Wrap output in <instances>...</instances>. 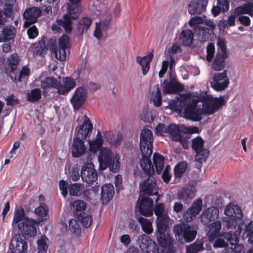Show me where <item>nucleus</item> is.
<instances>
[{
    "mask_svg": "<svg viewBox=\"0 0 253 253\" xmlns=\"http://www.w3.org/2000/svg\"><path fill=\"white\" fill-rule=\"evenodd\" d=\"M153 211L157 216L155 235L158 244L167 253H174L175 250H174L173 239L167 233L169 227V216L165 213L164 204H156L153 208Z\"/></svg>",
    "mask_w": 253,
    "mask_h": 253,
    "instance_id": "1",
    "label": "nucleus"
},
{
    "mask_svg": "<svg viewBox=\"0 0 253 253\" xmlns=\"http://www.w3.org/2000/svg\"><path fill=\"white\" fill-rule=\"evenodd\" d=\"M92 128L93 125L90 119L85 115L83 124L79 126L77 133L75 134L73 139L72 146L73 157L78 158L85 153V146L83 140L87 137Z\"/></svg>",
    "mask_w": 253,
    "mask_h": 253,
    "instance_id": "2",
    "label": "nucleus"
},
{
    "mask_svg": "<svg viewBox=\"0 0 253 253\" xmlns=\"http://www.w3.org/2000/svg\"><path fill=\"white\" fill-rule=\"evenodd\" d=\"M120 157L114 155L110 148L103 147L99 151L98 160L100 169L104 170L107 168L113 172H117L120 168Z\"/></svg>",
    "mask_w": 253,
    "mask_h": 253,
    "instance_id": "3",
    "label": "nucleus"
},
{
    "mask_svg": "<svg viewBox=\"0 0 253 253\" xmlns=\"http://www.w3.org/2000/svg\"><path fill=\"white\" fill-rule=\"evenodd\" d=\"M173 232L176 240L181 244L193 241L197 235V231L194 227L185 223L174 225Z\"/></svg>",
    "mask_w": 253,
    "mask_h": 253,
    "instance_id": "4",
    "label": "nucleus"
},
{
    "mask_svg": "<svg viewBox=\"0 0 253 253\" xmlns=\"http://www.w3.org/2000/svg\"><path fill=\"white\" fill-rule=\"evenodd\" d=\"M153 135L151 130L143 128L140 134V149L141 155L151 157L153 152Z\"/></svg>",
    "mask_w": 253,
    "mask_h": 253,
    "instance_id": "5",
    "label": "nucleus"
},
{
    "mask_svg": "<svg viewBox=\"0 0 253 253\" xmlns=\"http://www.w3.org/2000/svg\"><path fill=\"white\" fill-rule=\"evenodd\" d=\"M185 106L183 117L194 122L200 121L202 119V109L198 108V100H192L187 104L182 102Z\"/></svg>",
    "mask_w": 253,
    "mask_h": 253,
    "instance_id": "6",
    "label": "nucleus"
},
{
    "mask_svg": "<svg viewBox=\"0 0 253 253\" xmlns=\"http://www.w3.org/2000/svg\"><path fill=\"white\" fill-rule=\"evenodd\" d=\"M226 104V101L223 96L219 97L211 98L207 102L206 104H204L202 111L204 115H211L214 114L223 106Z\"/></svg>",
    "mask_w": 253,
    "mask_h": 253,
    "instance_id": "7",
    "label": "nucleus"
},
{
    "mask_svg": "<svg viewBox=\"0 0 253 253\" xmlns=\"http://www.w3.org/2000/svg\"><path fill=\"white\" fill-rule=\"evenodd\" d=\"M27 243L25 237L20 234H16L13 238L6 253H27Z\"/></svg>",
    "mask_w": 253,
    "mask_h": 253,
    "instance_id": "8",
    "label": "nucleus"
},
{
    "mask_svg": "<svg viewBox=\"0 0 253 253\" xmlns=\"http://www.w3.org/2000/svg\"><path fill=\"white\" fill-rule=\"evenodd\" d=\"M229 84L227 71L224 70L222 73H217L213 75L212 81L211 83V87L217 91L225 89Z\"/></svg>",
    "mask_w": 253,
    "mask_h": 253,
    "instance_id": "9",
    "label": "nucleus"
},
{
    "mask_svg": "<svg viewBox=\"0 0 253 253\" xmlns=\"http://www.w3.org/2000/svg\"><path fill=\"white\" fill-rule=\"evenodd\" d=\"M19 63V56L17 53H14L8 57L4 67L6 74L9 75L13 82H16L17 75L15 72Z\"/></svg>",
    "mask_w": 253,
    "mask_h": 253,
    "instance_id": "10",
    "label": "nucleus"
},
{
    "mask_svg": "<svg viewBox=\"0 0 253 253\" xmlns=\"http://www.w3.org/2000/svg\"><path fill=\"white\" fill-rule=\"evenodd\" d=\"M37 222L35 220L26 217L25 220L22 221L18 224V230L21 232L20 235L28 237H33L37 234V228L36 224Z\"/></svg>",
    "mask_w": 253,
    "mask_h": 253,
    "instance_id": "11",
    "label": "nucleus"
},
{
    "mask_svg": "<svg viewBox=\"0 0 253 253\" xmlns=\"http://www.w3.org/2000/svg\"><path fill=\"white\" fill-rule=\"evenodd\" d=\"M141 215L145 217L151 216L153 212V201L147 197L141 196L139 198L136 204Z\"/></svg>",
    "mask_w": 253,
    "mask_h": 253,
    "instance_id": "12",
    "label": "nucleus"
},
{
    "mask_svg": "<svg viewBox=\"0 0 253 253\" xmlns=\"http://www.w3.org/2000/svg\"><path fill=\"white\" fill-rule=\"evenodd\" d=\"M140 192L147 196L156 195L158 194V187L156 179L153 176H149L140 184Z\"/></svg>",
    "mask_w": 253,
    "mask_h": 253,
    "instance_id": "13",
    "label": "nucleus"
},
{
    "mask_svg": "<svg viewBox=\"0 0 253 253\" xmlns=\"http://www.w3.org/2000/svg\"><path fill=\"white\" fill-rule=\"evenodd\" d=\"M87 97V91L83 86L76 88L72 97L70 99V102L75 110H79L84 104Z\"/></svg>",
    "mask_w": 253,
    "mask_h": 253,
    "instance_id": "14",
    "label": "nucleus"
},
{
    "mask_svg": "<svg viewBox=\"0 0 253 253\" xmlns=\"http://www.w3.org/2000/svg\"><path fill=\"white\" fill-rule=\"evenodd\" d=\"M170 80L169 82L165 80L163 83V91L166 94H176L180 93L184 89V86L172 78L171 74H169Z\"/></svg>",
    "mask_w": 253,
    "mask_h": 253,
    "instance_id": "15",
    "label": "nucleus"
},
{
    "mask_svg": "<svg viewBox=\"0 0 253 253\" xmlns=\"http://www.w3.org/2000/svg\"><path fill=\"white\" fill-rule=\"evenodd\" d=\"M81 176L83 181L88 184L96 181L97 179V174L94 165L91 163L84 165L82 167Z\"/></svg>",
    "mask_w": 253,
    "mask_h": 253,
    "instance_id": "16",
    "label": "nucleus"
},
{
    "mask_svg": "<svg viewBox=\"0 0 253 253\" xmlns=\"http://www.w3.org/2000/svg\"><path fill=\"white\" fill-rule=\"evenodd\" d=\"M203 206L202 200L199 198L194 201L191 207L188 209L184 213L183 218L186 222L193 220L201 211Z\"/></svg>",
    "mask_w": 253,
    "mask_h": 253,
    "instance_id": "17",
    "label": "nucleus"
},
{
    "mask_svg": "<svg viewBox=\"0 0 253 253\" xmlns=\"http://www.w3.org/2000/svg\"><path fill=\"white\" fill-rule=\"evenodd\" d=\"M203 206L202 200L199 198L194 201L191 207L188 209L184 213L183 218L186 222L193 220L201 211Z\"/></svg>",
    "mask_w": 253,
    "mask_h": 253,
    "instance_id": "18",
    "label": "nucleus"
},
{
    "mask_svg": "<svg viewBox=\"0 0 253 253\" xmlns=\"http://www.w3.org/2000/svg\"><path fill=\"white\" fill-rule=\"evenodd\" d=\"M227 48H218L215 58L212 63V68L215 71H221L225 66V59L228 57Z\"/></svg>",
    "mask_w": 253,
    "mask_h": 253,
    "instance_id": "19",
    "label": "nucleus"
},
{
    "mask_svg": "<svg viewBox=\"0 0 253 253\" xmlns=\"http://www.w3.org/2000/svg\"><path fill=\"white\" fill-rule=\"evenodd\" d=\"M140 240V248L145 253H159L158 245L149 237L142 235Z\"/></svg>",
    "mask_w": 253,
    "mask_h": 253,
    "instance_id": "20",
    "label": "nucleus"
},
{
    "mask_svg": "<svg viewBox=\"0 0 253 253\" xmlns=\"http://www.w3.org/2000/svg\"><path fill=\"white\" fill-rule=\"evenodd\" d=\"M193 30L198 40L201 42L208 41L210 38L215 36L212 30L205 26L196 25L193 27Z\"/></svg>",
    "mask_w": 253,
    "mask_h": 253,
    "instance_id": "21",
    "label": "nucleus"
},
{
    "mask_svg": "<svg viewBox=\"0 0 253 253\" xmlns=\"http://www.w3.org/2000/svg\"><path fill=\"white\" fill-rule=\"evenodd\" d=\"M62 84L58 81L57 93L59 94L66 95L76 85V83L73 78L70 77H63Z\"/></svg>",
    "mask_w": 253,
    "mask_h": 253,
    "instance_id": "22",
    "label": "nucleus"
},
{
    "mask_svg": "<svg viewBox=\"0 0 253 253\" xmlns=\"http://www.w3.org/2000/svg\"><path fill=\"white\" fill-rule=\"evenodd\" d=\"M41 10L37 7L27 8L23 13V17L26 21L25 25L29 26L38 21V18L42 15Z\"/></svg>",
    "mask_w": 253,
    "mask_h": 253,
    "instance_id": "23",
    "label": "nucleus"
},
{
    "mask_svg": "<svg viewBox=\"0 0 253 253\" xmlns=\"http://www.w3.org/2000/svg\"><path fill=\"white\" fill-rule=\"evenodd\" d=\"M208 0H193L188 5V12L191 15L201 14L206 11Z\"/></svg>",
    "mask_w": 253,
    "mask_h": 253,
    "instance_id": "24",
    "label": "nucleus"
},
{
    "mask_svg": "<svg viewBox=\"0 0 253 253\" xmlns=\"http://www.w3.org/2000/svg\"><path fill=\"white\" fill-rule=\"evenodd\" d=\"M218 209L215 207H211L204 211L201 215V222L204 225L214 221L218 217Z\"/></svg>",
    "mask_w": 253,
    "mask_h": 253,
    "instance_id": "25",
    "label": "nucleus"
},
{
    "mask_svg": "<svg viewBox=\"0 0 253 253\" xmlns=\"http://www.w3.org/2000/svg\"><path fill=\"white\" fill-rule=\"evenodd\" d=\"M221 226V223L218 220L213 222L208 226L207 235L211 242L220 236Z\"/></svg>",
    "mask_w": 253,
    "mask_h": 253,
    "instance_id": "26",
    "label": "nucleus"
},
{
    "mask_svg": "<svg viewBox=\"0 0 253 253\" xmlns=\"http://www.w3.org/2000/svg\"><path fill=\"white\" fill-rule=\"evenodd\" d=\"M195 187L191 185L187 186L179 189L177 193L176 197L179 200H191L195 196Z\"/></svg>",
    "mask_w": 253,
    "mask_h": 253,
    "instance_id": "27",
    "label": "nucleus"
},
{
    "mask_svg": "<svg viewBox=\"0 0 253 253\" xmlns=\"http://www.w3.org/2000/svg\"><path fill=\"white\" fill-rule=\"evenodd\" d=\"M193 40L194 34L191 30H183L179 35L178 42L179 45L190 46L192 44Z\"/></svg>",
    "mask_w": 253,
    "mask_h": 253,
    "instance_id": "28",
    "label": "nucleus"
},
{
    "mask_svg": "<svg viewBox=\"0 0 253 253\" xmlns=\"http://www.w3.org/2000/svg\"><path fill=\"white\" fill-rule=\"evenodd\" d=\"M114 193V187L111 184H106L101 187L100 199L103 204H106L110 201Z\"/></svg>",
    "mask_w": 253,
    "mask_h": 253,
    "instance_id": "29",
    "label": "nucleus"
},
{
    "mask_svg": "<svg viewBox=\"0 0 253 253\" xmlns=\"http://www.w3.org/2000/svg\"><path fill=\"white\" fill-rule=\"evenodd\" d=\"M153 57L152 52H149L148 54L143 57L137 56L136 57L137 62L141 66L142 73L145 75L150 69V64Z\"/></svg>",
    "mask_w": 253,
    "mask_h": 253,
    "instance_id": "30",
    "label": "nucleus"
},
{
    "mask_svg": "<svg viewBox=\"0 0 253 253\" xmlns=\"http://www.w3.org/2000/svg\"><path fill=\"white\" fill-rule=\"evenodd\" d=\"M92 23V20L90 17H84L80 19L76 27V34L81 36L86 32Z\"/></svg>",
    "mask_w": 253,
    "mask_h": 253,
    "instance_id": "31",
    "label": "nucleus"
},
{
    "mask_svg": "<svg viewBox=\"0 0 253 253\" xmlns=\"http://www.w3.org/2000/svg\"><path fill=\"white\" fill-rule=\"evenodd\" d=\"M73 20L67 14H65L61 18L56 20V23L63 27L65 33L70 34L73 30Z\"/></svg>",
    "mask_w": 253,
    "mask_h": 253,
    "instance_id": "32",
    "label": "nucleus"
},
{
    "mask_svg": "<svg viewBox=\"0 0 253 253\" xmlns=\"http://www.w3.org/2000/svg\"><path fill=\"white\" fill-rule=\"evenodd\" d=\"M41 88L45 91L48 88H55L57 90L58 80L53 77H47L40 81Z\"/></svg>",
    "mask_w": 253,
    "mask_h": 253,
    "instance_id": "33",
    "label": "nucleus"
},
{
    "mask_svg": "<svg viewBox=\"0 0 253 253\" xmlns=\"http://www.w3.org/2000/svg\"><path fill=\"white\" fill-rule=\"evenodd\" d=\"M16 32V29L13 26L7 25L4 26L1 31L2 41H9L14 39Z\"/></svg>",
    "mask_w": 253,
    "mask_h": 253,
    "instance_id": "34",
    "label": "nucleus"
},
{
    "mask_svg": "<svg viewBox=\"0 0 253 253\" xmlns=\"http://www.w3.org/2000/svg\"><path fill=\"white\" fill-rule=\"evenodd\" d=\"M81 13V7L80 4L68 3L67 14L73 20L77 19Z\"/></svg>",
    "mask_w": 253,
    "mask_h": 253,
    "instance_id": "35",
    "label": "nucleus"
},
{
    "mask_svg": "<svg viewBox=\"0 0 253 253\" xmlns=\"http://www.w3.org/2000/svg\"><path fill=\"white\" fill-rule=\"evenodd\" d=\"M136 218L140 224L142 230L147 234H150L153 232L152 221L146 218L141 216H136Z\"/></svg>",
    "mask_w": 253,
    "mask_h": 253,
    "instance_id": "36",
    "label": "nucleus"
},
{
    "mask_svg": "<svg viewBox=\"0 0 253 253\" xmlns=\"http://www.w3.org/2000/svg\"><path fill=\"white\" fill-rule=\"evenodd\" d=\"M150 157H145L142 155L143 162L141 163V167L143 172L149 176H151L154 173L153 166L149 159Z\"/></svg>",
    "mask_w": 253,
    "mask_h": 253,
    "instance_id": "37",
    "label": "nucleus"
},
{
    "mask_svg": "<svg viewBox=\"0 0 253 253\" xmlns=\"http://www.w3.org/2000/svg\"><path fill=\"white\" fill-rule=\"evenodd\" d=\"M35 45H36L35 47H58L55 38L47 40L45 37H42Z\"/></svg>",
    "mask_w": 253,
    "mask_h": 253,
    "instance_id": "38",
    "label": "nucleus"
},
{
    "mask_svg": "<svg viewBox=\"0 0 253 253\" xmlns=\"http://www.w3.org/2000/svg\"><path fill=\"white\" fill-rule=\"evenodd\" d=\"M153 162L158 174H160L164 167L165 158L162 155L155 153L153 155Z\"/></svg>",
    "mask_w": 253,
    "mask_h": 253,
    "instance_id": "39",
    "label": "nucleus"
},
{
    "mask_svg": "<svg viewBox=\"0 0 253 253\" xmlns=\"http://www.w3.org/2000/svg\"><path fill=\"white\" fill-rule=\"evenodd\" d=\"M181 130L175 124H171L167 126V133L169 135L172 141H175L180 138Z\"/></svg>",
    "mask_w": 253,
    "mask_h": 253,
    "instance_id": "40",
    "label": "nucleus"
},
{
    "mask_svg": "<svg viewBox=\"0 0 253 253\" xmlns=\"http://www.w3.org/2000/svg\"><path fill=\"white\" fill-rule=\"evenodd\" d=\"M68 190L71 196H80L84 191V186L82 184L77 183L70 184Z\"/></svg>",
    "mask_w": 253,
    "mask_h": 253,
    "instance_id": "41",
    "label": "nucleus"
},
{
    "mask_svg": "<svg viewBox=\"0 0 253 253\" xmlns=\"http://www.w3.org/2000/svg\"><path fill=\"white\" fill-rule=\"evenodd\" d=\"M8 2L4 4L3 10L2 11L4 15L6 18H10L13 19L14 17V12L13 11V3L16 0H7Z\"/></svg>",
    "mask_w": 253,
    "mask_h": 253,
    "instance_id": "42",
    "label": "nucleus"
},
{
    "mask_svg": "<svg viewBox=\"0 0 253 253\" xmlns=\"http://www.w3.org/2000/svg\"><path fill=\"white\" fill-rule=\"evenodd\" d=\"M187 169V163L182 161L178 163L174 168V175L175 178H180Z\"/></svg>",
    "mask_w": 253,
    "mask_h": 253,
    "instance_id": "43",
    "label": "nucleus"
},
{
    "mask_svg": "<svg viewBox=\"0 0 253 253\" xmlns=\"http://www.w3.org/2000/svg\"><path fill=\"white\" fill-rule=\"evenodd\" d=\"M25 219H26V217H25L24 210L22 207H20L15 211L12 224L14 225L20 221L25 220Z\"/></svg>",
    "mask_w": 253,
    "mask_h": 253,
    "instance_id": "44",
    "label": "nucleus"
},
{
    "mask_svg": "<svg viewBox=\"0 0 253 253\" xmlns=\"http://www.w3.org/2000/svg\"><path fill=\"white\" fill-rule=\"evenodd\" d=\"M41 90L40 88H35L32 89L30 92L27 94V100L31 102H36L41 98Z\"/></svg>",
    "mask_w": 253,
    "mask_h": 253,
    "instance_id": "45",
    "label": "nucleus"
},
{
    "mask_svg": "<svg viewBox=\"0 0 253 253\" xmlns=\"http://www.w3.org/2000/svg\"><path fill=\"white\" fill-rule=\"evenodd\" d=\"M78 219L85 228H88L92 222L91 216L87 214L85 212L80 213L78 215Z\"/></svg>",
    "mask_w": 253,
    "mask_h": 253,
    "instance_id": "46",
    "label": "nucleus"
},
{
    "mask_svg": "<svg viewBox=\"0 0 253 253\" xmlns=\"http://www.w3.org/2000/svg\"><path fill=\"white\" fill-rule=\"evenodd\" d=\"M204 249L203 242L200 240H197L194 243L187 247L186 253H197Z\"/></svg>",
    "mask_w": 253,
    "mask_h": 253,
    "instance_id": "47",
    "label": "nucleus"
},
{
    "mask_svg": "<svg viewBox=\"0 0 253 253\" xmlns=\"http://www.w3.org/2000/svg\"><path fill=\"white\" fill-rule=\"evenodd\" d=\"M221 237L226 240L227 243L228 242L232 246L237 244L239 242L237 234L232 231L224 233Z\"/></svg>",
    "mask_w": 253,
    "mask_h": 253,
    "instance_id": "48",
    "label": "nucleus"
},
{
    "mask_svg": "<svg viewBox=\"0 0 253 253\" xmlns=\"http://www.w3.org/2000/svg\"><path fill=\"white\" fill-rule=\"evenodd\" d=\"M225 212L226 214L234 217L235 219H241L243 217L242 210L238 206H235L228 211L226 209Z\"/></svg>",
    "mask_w": 253,
    "mask_h": 253,
    "instance_id": "49",
    "label": "nucleus"
},
{
    "mask_svg": "<svg viewBox=\"0 0 253 253\" xmlns=\"http://www.w3.org/2000/svg\"><path fill=\"white\" fill-rule=\"evenodd\" d=\"M30 69L26 66H23L19 72L18 77H17L16 82L21 83L23 81H27L30 76Z\"/></svg>",
    "mask_w": 253,
    "mask_h": 253,
    "instance_id": "50",
    "label": "nucleus"
},
{
    "mask_svg": "<svg viewBox=\"0 0 253 253\" xmlns=\"http://www.w3.org/2000/svg\"><path fill=\"white\" fill-rule=\"evenodd\" d=\"M196 153L195 159L200 163L206 162L209 155V150L205 148L201 149L196 151Z\"/></svg>",
    "mask_w": 253,
    "mask_h": 253,
    "instance_id": "51",
    "label": "nucleus"
},
{
    "mask_svg": "<svg viewBox=\"0 0 253 253\" xmlns=\"http://www.w3.org/2000/svg\"><path fill=\"white\" fill-rule=\"evenodd\" d=\"M112 19V16L110 12H106L103 15H102L101 20L100 22V25L104 31L109 29V24Z\"/></svg>",
    "mask_w": 253,
    "mask_h": 253,
    "instance_id": "52",
    "label": "nucleus"
},
{
    "mask_svg": "<svg viewBox=\"0 0 253 253\" xmlns=\"http://www.w3.org/2000/svg\"><path fill=\"white\" fill-rule=\"evenodd\" d=\"M55 54V57L60 61H65L66 59L67 48H49Z\"/></svg>",
    "mask_w": 253,
    "mask_h": 253,
    "instance_id": "53",
    "label": "nucleus"
},
{
    "mask_svg": "<svg viewBox=\"0 0 253 253\" xmlns=\"http://www.w3.org/2000/svg\"><path fill=\"white\" fill-rule=\"evenodd\" d=\"M48 211L47 207L44 203H40L39 206L35 210L36 214L41 218L46 216Z\"/></svg>",
    "mask_w": 253,
    "mask_h": 253,
    "instance_id": "54",
    "label": "nucleus"
},
{
    "mask_svg": "<svg viewBox=\"0 0 253 253\" xmlns=\"http://www.w3.org/2000/svg\"><path fill=\"white\" fill-rule=\"evenodd\" d=\"M103 143V142L96 140L95 139L92 141H89V147L90 151L94 153L98 151V150H100V149L103 148L102 147Z\"/></svg>",
    "mask_w": 253,
    "mask_h": 253,
    "instance_id": "55",
    "label": "nucleus"
},
{
    "mask_svg": "<svg viewBox=\"0 0 253 253\" xmlns=\"http://www.w3.org/2000/svg\"><path fill=\"white\" fill-rule=\"evenodd\" d=\"M192 148L194 150L197 151L201 149L204 148V141L203 139L200 136H197L192 139Z\"/></svg>",
    "mask_w": 253,
    "mask_h": 253,
    "instance_id": "56",
    "label": "nucleus"
},
{
    "mask_svg": "<svg viewBox=\"0 0 253 253\" xmlns=\"http://www.w3.org/2000/svg\"><path fill=\"white\" fill-rule=\"evenodd\" d=\"M70 42L71 40L69 37L67 35L63 34L58 39V47H71Z\"/></svg>",
    "mask_w": 253,
    "mask_h": 253,
    "instance_id": "57",
    "label": "nucleus"
},
{
    "mask_svg": "<svg viewBox=\"0 0 253 253\" xmlns=\"http://www.w3.org/2000/svg\"><path fill=\"white\" fill-rule=\"evenodd\" d=\"M73 207L75 208L76 214L78 215V212H84L83 211L85 209L86 203L82 200H76L73 203Z\"/></svg>",
    "mask_w": 253,
    "mask_h": 253,
    "instance_id": "58",
    "label": "nucleus"
},
{
    "mask_svg": "<svg viewBox=\"0 0 253 253\" xmlns=\"http://www.w3.org/2000/svg\"><path fill=\"white\" fill-rule=\"evenodd\" d=\"M151 99L156 106H160L162 104V96L161 91L157 87L155 93L152 92Z\"/></svg>",
    "mask_w": 253,
    "mask_h": 253,
    "instance_id": "59",
    "label": "nucleus"
},
{
    "mask_svg": "<svg viewBox=\"0 0 253 253\" xmlns=\"http://www.w3.org/2000/svg\"><path fill=\"white\" fill-rule=\"evenodd\" d=\"M38 252V253H47L48 246L43 239L37 241Z\"/></svg>",
    "mask_w": 253,
    "mask_h": 253,
    "instance_id": "60",
    "label": "nucleus"
},
{
    "mask_svg": "<svg viewBox=\"0 0 253 253\" xmlns=\"http://www.w3.org/2000/svg\"><path fill=\"white\" fill-rule=\"evenodd\" d=\"M77 73L79 78H83L89 74V70L86 68V64L83 63L78 68Z\"/></svg>",
    "mask_w": 253,
    "mask_h": 253,
    "instance_id": "61",
    "label": "nucleus"
},
{
    "mask_svg": "<svg viewBox=\"0 0 253 253\" xmlns=\"http://www.w3.org/2000/svg\"><path fill=\"white\" fill-rule=\"evenodd\" d=\"M68 183L64 180H61L59 182V186L61 194L64 197H66L68 194Z\"/></svg>",
    "mask_w": 253,
    "mask_h": 253,
    "instance_id": "62",
    "label": "nucleus"
},
{
    "mask_svg": "<svg viewBox=\"0 0 253 253\" xmlns=\"http://www.w3.org/2000/svg\"><path fill=\"white\" fill-rule=\"evenodd\" d=\"M156 133L158 135L164 136L167 133V127L164 124L159 123L155 128Z\"/></svg>",
    "mask_w": 253,
    "mask_h": 253,
    "instance_id": "63",
    "label": "nucleus"
},
{
    "mask_svg": "<svg viewBox=\"0 0 253 253\" xmlns=\"http://www.w3.org/2000/svg\"><path fill=\"white\" fill-rule=\"evenodd\" d=\"M6 105L13 106L20 103L19 99L15 97L14 94H11L5 98Z\"/></svg>",
    "mask_w": 253,
    "mask_h": 253,
    "instance_id": "64",
    "label": "nucleus"
}]
</instances>
